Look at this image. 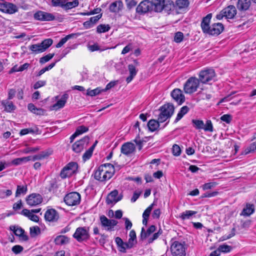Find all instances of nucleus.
<instances>
[{
    "instance_id": "obj_57",
    "label": "nucleus",
    "mask_w": 256,
    "mask_h": 256,
    "mask_svg": "<svg viewBox=\"0 0 256 256\" xmlns=\"http://www.w3.org/2000/svg\"><path fill=\"white\" fill-rule=\"evenodd\" d=\"M220 120L227 124H230L232 120V117L230 114H226L220 117Z\"/></svg>"
},
{
    "instance_id": "obj_27",
    "label": "nucleus",
    "mask_w": 256,
    "mask_h": 256,
    "mask_svg": "<svg viewBox=\"0 0 256 256\" xmlns=\"http://www.w3.org/2000/svg\"><path fill=\"white\" fill-rule=\"evenodd\" d=\"M123 7L122 2L121 0H117L110 4L109 9L111 12H118L123 8Z\"/></svg>"
},
{
    "instance_id": "obj_59",
    "label": "nucleus",
    "mask_w": 256,
    "mask_h": 256,
    "mask_svg": "<svg viewBox=\"0 0 256 256\" xmlns=\"http://www.w3.org/2000/svg\"><path fill=\"white\" fill-rule=\"evenodd\" d=\"M154 204H151L144 212L142 217L148 218L150 212L152 209Z\"/></svg>"
},
{
    "instance_id": "obj_38",
    "label": "nucleus",
    "mask_w": 256,
    "mask_h": 256,
    "mask_svg": "<svg viewBox=\"0 0 256 256\" xmlns=\"http://www.w3.org/2000/svg\"><path fill=\"white\" fill-rule=\"evenodd\" d=\"M189 110V108L187 106H184L181 108L179 112L177 114V116L174 122H177L179 121L183 116L186 114Z\"/></svg>"
},
{
    "instance_id": "obj_60",
    "label": "nucleus",
    "mask_w": 256,
    "mask_h": 256,
    "mask_svg": "<svg viewBox=\"0 0 256 256\" xmlns=\"http://www.w3.org/2000/svg\"><path fill=\"white\" fill-rule=\"evenodd\" d=\"M216 184V183L214 182L206 183L202 186V188L204 190L211 189L212 188L214 187Z\"/></svg>"
},
{
    "instance_id": "obj_55",
    "label": "nucleus",
    "mask_w": 256,
    "mask_h": 256,
    "mask_svg": "<svg viewBox=\"0 0 256 256\" xmlns=\"http://www.w3.org/2000/svg\"><path fill=\"white\" fill-rule=\"evenodd\" d=\"M100 92V90L98 88L90 90V89L87 90L86 94L91 96H95Z\"/></svg>"
},
{
    "instance_id": "obj_51",
    "label": "nucleus",
    "mask_w": 256,
    "mask_h": 256,
    "mask_svg": "<svg viewBox=\"0 0 256 256\" xmlns=\"http://www.w3.org/2000/svg\"><path fill=\"white\" fill-rule=\"evenodd\" d=\"M12 194L11 190H0V198H4L6 197L10 196Z\"/></svg>"
},
{
    "instance_id": "obj_25",
    "label": "nucleus",
    "mask_w": 256,
    "mask_h": 256,
    "mask_svg": "<svg viewBox=\"0 0 256 256\" xmlns=\"http://www.w3.org/2000/svg\"><path fill=\"white\" fill-rule=\"evenodd\" d=\"M226 18H232L236 14V10L234 6L230 5L223 9Z\"/></svg>"
},
{
    "instance_id": "obj_8",
    "label": "nucleus",
    "mask_w": 256,
    "mask_h": 256,
    "mask_svg": "<svg viewBox=\"0 0 256 256\" xmlns=\"http://www.w3.org/2000/svg\"><path fill=\"white\" fill-rule=\"evenodd\" d=\"M216 76L214 70L212 68H208L201 70L199 74L200 82L206 84L213 80Z\"/></svg>"
},
{
    "instance_id": "obj_21",
    "label": "nucleus",
    "mask_w": 256,
    "mask_h": 256,
    "mask_svg": "<svg viewBox=\"0 0 256 256\" xmlns=\"http://www.w3.org/2000/svg\"><path fill=\"white\" fill-rule=\"evenodd\" d=\"M52 151L50 150L41 152L40 153L32 156H29L30 157V160L34 162L37 160H42L48 158L50 155L52 154Z\"/></svg>"
},
{
    "instance_id": "obj_5",
    "label": "nucleus",
    "mask_w": 256,
    "mask_h": 256,
    "mask_svg": "<svg viewBox=\"0 0 256 256\" xmlns=\"http://www.w3.org/2000/svg\"><path fill=\"white\" fill-rule=\"evenodd\" d=\"M52 44V40L50 38L46 39L41 43L32 44L30 46V50L33 53L38 54L44 52Z\"/></svg>"
},
{
    "instance_id": "obj_24",
    "label": "nucleus",
    "mask_w": 256,
    "mask_h": 256,
    "mask_svg": "<svg viewBox=\"0 0 256 256\" xmlns=\"http://www.w3.org/2000/svg\"><path fill=\"white\" fill-rule=\"evenodd\" d=\"M10 230L14 232V234L20 238L24 240H28V236L25 234L24 230L20 227L16 226H10Z\"/></svg>"
},
{
    "instance_id": "obj_31",
    "label": "nucleus",
    "mask_w": 256,
    "mask_h": 256,
    "mask_svg": "<svg viewBox=\"0 0 256 256\" xmlns=\"http://www.w3.org/2000/svg\"><path fill=\"white\" fill-rule=\"evenodd\" d=\"M22 214L28 218L30 220L34 222H38L39 218L38 216L34 214L30 210L24 209L22 211Z\"/></svg>"
},
{
    "instance_id": "obj_17",
    "label": "nucleus",
    "mask_w": 256,
    "mask_h": 256,
    "mask_svg": "<svg viewBox=\"0 0 256 256\" xmlns=\"http://www.w3.org/2000/svg\"><path fill=\"white\" fill-rule=\"evenodd\" d=\"M172 98L179 104H181L184 101V96L182 90L179 88L174 89L171 92Z\"/></svg>"
},
{
    "instance_id": "obj_11",
    "label": "nucleus",
    "mask_w": 256,
    "mask_h": 256,
    "mask_svg": "<svg viewBox=\"0 0 256 256\" xmlns=\"http://www.w3.org/2000/svg\"><path fill=\"white\" fill-rule=\"evenodd\" d=\"M42 200V197L40 194L33 193L26 197V202L30 206H36L40 204Z\"/></svg>"
},
{
    "instance_id": "obj_49",
    "label": "nucleus",
    "mask_w": 256,
    "mask_h": 256,
    "mask_svg": "<svg viewBox=\"0 0 256 256\" xmlns=\"http://www.w3.org/2000/svg\"><path fill=\"white\" fill-rule=\"evenodd\" d=\"M218 248L220 252H230L232 250V247L226 244H222Z\"/></svg>"
},
{
    "instance_id": "obj_26",
    "label": "nucleus",
    "mask_w": 256,
    "mask_h": 256,
    "mask_svg": "<svg viewBox=\"0 0 256 256\" xmlns=\"http://www.w3.org/2000/svg\"><path fill=\"white\" fill-rule=\"evenodd\" d=\"M54 98L58 102L50 106V110H57L64 106V95H62L60 98L59 96H56Z\"/></svg>"
},
{
    "instance_id": "obj_28",
    "label": "nucleus",
    "mask_w": 256,
    "mask_h": 256,
    "mask_svg": "<svg viewBox=\"0 0 256 256\" xmlns=\"http://www.w3.org/2000/svg\"><path fill=\"white\" fill-rule=\"evenodd\" d=\"M252 0H238L236 6L240 10H248L251 4Z\"/></svg>"
},
{
    "instance_id": "obj_6",
    "label": "nucleus",
    "mask_w": 256,
    "mask_h": 256,
    "mask_svg": "<svg viewBox=\"0 0 256 256\" xmlns=\"http://www.w3.org/2000/svg\"><path fill=\"white\" fill-rule=\"evenodd\" d=\"M90 228L87 226L78 227L76 229L73 236L78 242L86 241L90 238Z\"/></svg>"
},
{
    "instance_id": "obj_2",
    "label": "nucleus",
    "mask_w": 256,
    "mask_h": 256,
    "mask_svg": "<svg viewBox=\"0 0 256 256\" xmlns=\"http://www.w3.org/2000/svg\"><path fill=\"white\" fill-rule=\"evenodd\" d=\"M152 2L156 12H161L162 10L169 12L172 8V0H152Z\"/></svg>"
},
{
    "instance_id": "obj_39",
    "label": "nucleus",
    "mask_w": 256,
    "mask_h": 256,
    "mask_svg": "<svg viewBox=\"0 0 256 256\" xmlns=\"http://www.w3.org/2000/svg\"><path fill=\"white\" fill-rule=\"evenodd\" d=\"M28 188L26 185L17 186V188L16 192V196L18 197L21 194L24 195L27 192Z\"/></svg>"
},
{
    "instance_id": "obj_54",
    "label": "nucleus",
    "mask_w": 256,
    "mask_h": 256,
    "mask_svg": "<svg viewBox=\"0 0 256 256\" xmlns=\"http://www.w3.org/2000/svg\"><path fill=\"white\" fill-rule=\"evenodd\" d=\"M169 118H170V117L168 114L166 115L163 114L160 112V113L159 114L158 120L160 122V123H162L166 121Z\"/></svg>"
},
{
    "instance_id": "obj_18",
    "label": "nucleus",
    "mask_w": 256,
    "mask_h": 256,
    "mask_svg": "<svg viewBox=\"0 0 256 256\" xmlns=\"http://www.w3.org/2000/svg\"><path fill=\"white\" fill-rule=\"evenodd\" d=\"M44 218L47 221L54 222L58 220L59 216L56 210L50 209L46 211L44 214Z\"/></svg>"
},
{
    "instance_id": "obj_19",
    "label": "nucleus",
    "mask_w": 256,
    "mask_h": 256,
    "mask_svg": "<svg viewBox=\"0 0 256 256\" xmlns=\"http://www.w3.org/2000/svg\"><path fill=\"white\" fill-rule=\"evenodd\" d=\"M224 28V26L222 23L214 24L210 26L208 34L210 35H218L223 31Z\"/></svg>"
},
{
    "instance_id": "obj_1",
    "label": "nucleus",
    "mask_w": 256,
    "mask_h": 256,
    "mask_svg": "<svg viewBox=\"0 0 256 256\" xmlns=\"http://www.w3.org/2000/svg\"><path fill=\"white\" fill-rule=\"evenodd\" d=\"M114 166L110 164H104L100 166L95 172L94 178L100 182L110 180L114 174Z\"/></svg>"
},
{
    "instance_id": "obj_44",
    "label": "nucleus",
    "mask_w": 256,
    "mask_h": 256,
    "mask_svg": "<svg viewBox=\"0 0 256 256\" xmlns=\"http://www.w3.org/2000/svg\"><path fill=\"white\" fill-rule=\"evenodd\" d=\"M88 130V128L84 126H78L76 130V133L78 135H80Z\"/></svg>"
},
{
    "instance_id": "obj_4",
    "label": "nucleus",
    "mask_w": 256,
    "mask_h": 256,
    "mask_svg": "<svg viewBox=\"0 0 256 256\" xmlns=\"http://www.w3.org/2000/svg\"><path fill=\"white\" fill-rule=\"evenodd\" d=\"M200 80L196 77L190 78L184 84V90L186 94H192L196 92L200 84Z\"/></svg>"
},
{
    "instance_id": "obj_56",
    "label": "nucleus",
    "mask_w": 256,
    "mask_h": 256,
    "mask_svg": "<svg viewBox=\"0 0 256 256\" xmlns=\"http://www.w3.org/2000/svg\"><path fill=\"white\" fill-rule=\"evenodd\" d=\"M52 5L53 6L64 7V2L62 0H52Z\"/></svg>"
},
{
    "instance_id": "obj_3",
    "label": "nucleus",
    "mask_w": 256,
    "mask_h": 256,
    "mask_svg": "<svg viewBox=\"0 0 256 256\" xmlns=\"http://www.w3.org/2000/svg\"><path fill=\"white\" fill-rule=\"evenodd\" d=\"M170 249L172 256H186V255L184 242L175 240L172 243Z\"/></svg>"
},
{
    "instance_id": "obj_46",
    "label": "nucleus",
    "mask_w": 256,
    "mask_h": 256,
    "mask_svg": "<svg viewBox=\"0 0 256 256\" xmlns=\"http://www.w3.org/2000/svg\"><path fill=\"white\" fill-rule=\"evenodd\" d=\"M58 187L56 181L55 179H52L49 182L48 190L50 192H54Z\"/></svg>"
},
{
    "instance_id": "obj_40",
    "label": "nucleus",
    "mask_w": 256,
    "mask_h": 256,
    "mask_svg": "<svg viewBox=\"0 0 256 256\" xmlns=\"http://www.w3.org/2000/svg\"><path fill=\"white\" fill-rule=\"evenodd\" d=\"M196 212H197L196 211L186 210L180 214V218L182 220L189 219L192 216L196 214Z\"/></svg>"
},
{
    "instance_id": "obj_29",
    "label": "nucleus",
    "mask_w": 256,
    "mask_h": 256,
    "mask_svg": "<svg viewBox=\"0 0 256 256\" xmlns=\"http://www.w3.org/2000/svg\"><path fill=\"white\" fill-rule=\"evenodd\" d=\"M174 106L172 104H168L162 106L160 110L161 112L163 114L168 115V114L170 115V117L172 115L174 112Z\"/></svg>"
},
{
    "instance_id": "obj_42",
    "label": "nucleus",
    "mask_w": 256,
    "mask_h": 256,
    "mask_svg": "<svg viewBox=\"0 0 256 256\" xmlns=\"http://www.w3.org/2000/svg\"><path fill=\"white\" fill-rule=\"evenodd\" d=\"M40 233V228L38 226L30 228V234L32 237H36Z\"/></svg>"
},
{
    "instance_id": "obj_48",
    "label": "nucleus",
    "mask_w": 256,
    "mask_h": 256,
    "mask_svg": "<svg viewBox=\"0 0 256 256\" xmlns=\"http://www.w3.org/2000/svg\"><path fill=\"white\" fill-rule=\"evenodd\" d=\"M54 56V54H48L42 56L40 60V62L42 64H45L51 60Z\"/></svg>"
},
{
    "instance_id": "obj_61",
    "label": "nucleus",
    "mask_w": 256,
    "mask_h": 256,
    "mask_svg": "<svg viewBox=\"0 0 256 256\" xmlns=\"http://www.w3.org/2000/svg\"><path fill=\"white\" fill-rule=\"evenodd\" d=\"M56 244L61 245L64 243V236L60 235L56 237L54 240Z\"/></svg>"
},
{
    "instance_id": "obj_52",
    "label": "nucleus",
    "mask_w": 256,
    "mask_h": 256,
    "mask_svg": "<svg viewBox=\"0 0 256 256\" xmlns=\"http://www.w3.org/2000/svg\"><path fill=\"white\" fill-rule=\"evenodd\" d=\"M162 231L160 230L157 232L154 233L151 237L148 238V242L152 243L154 240H156L158 236L162 234Z\"/></svg>"
},
{
    "instance_id": "obj_7",
    "label": "nucleus",
    "mask_w": 256,
    "mask_h": 256,
    "mask_svg": "<svg viewBox=\"0 0 256 256\" xmlns=\"http://www.w3.org/2000/svg\"><path fill=\"white\" fill-rule=\"evenodd\" d=\"M192 122L194 127L198 130H204L205 132H213V126L210 120H206V124H204L202 120H192Z\"/></svg>"
},
{
    "instance_id": "obj_33",
    "label": "nucleus",
    "mask_w": 256,
    "mask_h": 256,
    "mask_svg": "<svg viewBox=\"0 0 256 256\" xmlns=\"http://www.w3.org/2000/svg\"><path fill=\"white\" fill-rule=\"evenodd\" d=\"M130 76L126 78V81L128 83L130 82L137 74L136 67L133 64H129L128 66Z\"/></svg>"
},
{
    "instance_id": "obj_23",
    "label": "nucleus",
    "mask_w": 256,
    "mask_h": 256,
    "mask_svg": "<svg viewBox=\"0 0 256 256\" xmlns=\"http://www.w3.org/2000/svg\"><path fill=\"white\" fill-rule=\"evenodd\" d=\"M118 192L117 190H114L110 192L107 196L106 202L108 204H112L117 202L121 199V197L118 196Z\"/></svg>"
},
{
    "instance_id": "obj_22",
    "label": "nucleus",
    "mask_w": 256,
    "mask_h": 256,
    "mask_svg": "<svg viewBox=\"0 0 256 256\" xmlns=\"http://www.w3.org/2000/svg\"><path fill=\"white\" fill-rule=\"evenodd\" d=\"M121 152L126 156L132 154L135 150V146L132 142H126L121 147Z\"/></svg>"
},
{
    "instance_id": "obj_41",
    "label": "nucleus",
    "mask_w": 256,
    "mask_h": 256,
    "mask_svg": "<svg viewBox=\"0 0 256 256\" xmlns=\"http://www.w3.org/2000/svg\"><path fill=\"white\" fill-rule=\"evenodd\" d=\"M110 29L108 24H100L97 26L96 32L98 33H102L108 32Z\"/></svg>"
},
{
    "instance_id": "obj_36",
    "label": "nucleus",
    "mask_w": 256,
    "mask_h": 256,
    "mask_svg": "<svg viewBox=\"0 0 256 256\" xmlns=\"http://www.w3.org/2000/svg\"><path fill=\"white\" fill-rule=\"evenodd\" d=\"M6 13L12 14L18 11L17 6L12 4L6 2Z\"/></svg>"
},
{
    "instance_id": "obj_63",
    "label": "nucleus",
    "mask_w": 256,
    "mask_h": 256,
    "mask_svg": "<svg viewBox=\"0 0 256 256\" xmlns=\"http://www.w3.org/2000/svg\"><path fill=\"white\" fill-rule=\"evenodd\" d=\"M134 142L138 146V150H142V148L143 143L144 142H146V140H140L139 139V138H136L134 140Z\"/></svg>"
},
{
    "instance_id": "obj_16",
    "label": "nucleus",
    "mask_w": 256,
    "mask_h": 256,
    "mask_svg": "<svg viewBox=\"0 0 256 256\" xmlns=\"http://www.w3.org/2000/svg\"><path fill=\"white\" fill-rule=\"evenodd\" d=\"M34 18L38 20H52L54 18V16L50 13L39 11L35 13Z\"/></svg>"
},
{
    "instance_id": "obj_9",
    "label": "nucleus",
    "mask_w": 256,
    "mask_h": 256,
    "mask_svg": "<svg viewBox=\"0 0 256 256\" xmlns=\"http://www.w3.org/2000/svg\"><path fill=\"white\" fill-rule=\"evenodd\" d=\"M90 138L86 136L79 140L76 142L72 146V149L76 153L82 152L89 144Z\"/></svg>"
},
{
    "instance_id": "obj_47",
    "label": "nucleus",
    "mask_w": 256,
    "mask_h": 256,
    "mask_svg": "<svg viewBox=\"0 0 256 256\" xmlns=\"http://www.w3.org/2000/svg\"><path fill=\"white\" fill-rule=\"evenodd\" d=\"M92 150L90 148H88L82 155V160L84 162H86L87 160H89L93 153Z\"/></svg>"
},
{
    "instance_id": "obj_43",
    "label": "nucleus",
    "mask_w": 256,
    "mask_h": 256,
    "mask_svg": "<svg viewBox=\"0 0 256 256\" xmlns=\"http://www.w3.org/2000/svg\"><path fill=\"white\" fill-rule=\"evenodd\" d=\"M254 212V208L252 205L247 206L246 208H244L242 212V214L244 216H249L252 214Z\"/></svg>"
},
{
    "instance_id": "obj_53",
    "label": "nucleus",
    "mask_w": 256,
    "mask_h": 256,
    "mask_svg": "<svg viewBox=\"0 0 256 256\" xmlns=\"http://www.w3.org/2000/svg\"><path fill=\"white\" fill-rule=\"evenodd\" d=\"M183 38L184 34L182 32H178L175 34L174 40L176 42H180L182 40Z\"/></svg>"
},
{
    "instance_id": "obj_50",
    "label": "nucleus",
    "mask_w": 256,
    "mask_h": 256,
    "mask_svg": "<svg viewBox=\"0 0 256 256\" xmlns=\"http://www.w3.org/2000/svg\"><path fill=\"white\" fill-rule=\"evenodd\" d=\"M40 150V147L36 146L34 148H27L22 150V152L24 154L34 153Z\"/></svg>"
},
{
    "instance_id": "obj_58",
    "label": "nucleus",
    "mask_w": 256,
    "mask_h": 256,
    "mask_svg": "<svg viewBox=\"0 0 256 256\" xmlns=\"http://www.w3.org/2000/svg\"><path fill=\"white\" fill-rule=\"evenodd\" d=\"M180 147L177 144H174L172 146V153L174 156H178L180 154Z\"/></svg>"
},
{
    "instance_id": "obj_14",
    "label": "nucleus",
    "mask_w": 256,
    "mask_h": 256,
    "mask_svg": "<svg viewBox=\"0 0 256 256\" xmlns=\"http://www.w3.org/2000/svg\"><path fill=\"white\" fill-rule=\"evenodd\" d=\"M78 164L76 162H71L65 166V178L70 177L78 172Z\"/></svg>"
},
{
    "instance_id": "obj_30",
    "label": "nucleus",
    "mask_w": 256,
    "mask_h": 256,
    "mask_svg": "<svg viewBox=\"0 0 256 256\" xmlns=\"http://www.w3.org/2000/svg\"><path fill=\"white\" fill-rule=\"evenodd\" d=\"M156 230V226L154 225L150 226L147 230L146 232L144 228H142V232L140 234V237L142 240L148 237L152 233L154 232Z\"/></svg>"
},
{
    "instance_id": "obj_45",
    "label": "nucleus",
    "mask_w": 256,
    "mask_h": 256,
    "mask_svg": "<svg viewBox=\"0 0 256 256\" xmlns=\"http://www.w3.org/2000/svg\"><path fill=\"white\" fill-rule=\"evenodd\" d=\"M78 0H74L72 2H67L65 3V9H70L75 8L78 5Z\"/></svg>"
},
{
    "instance_id": "obj_35",
    "label": "nucleus",
    "mask_w": 256,
    "mask_h": 256,
    "mask_svg": "<svg viewBox=\"0 0 256 256\" xmlns=\"http://www.w3.org/2000/svg\"><path fill=\"white\" fill-rule=\"evenodd\" d=\"M160 122L155 120H150L148 123V129L151 132H154L160 126Z\"/></svg>"
},
{
    "instance_id": "obj_64",
    "label": "nucleus",
    "mask_w": 256,
    "mask_h": 256,
    "mask_svg": "<svg viewBox=\"0 0 256 256\" xmlns=\"http://www.w3.org/2000/svg\"><path fill=\"white\" fill-rule=\"evenodd\" d=\"M23 250V248L19 245H16L12 247V251L16 254L20 253Z\"/></svg>"
},
{
    "instance_id": "obj_13",
    "label": "nucleus",
    "mask_w": 256,
    "mask_h": 256,
    "mask_svg": "<svg viewBox=\"0 0 256 256\" xmlns=\"http://www.w3.org/2000/svg\"><path fill=\"white\" fill-rule=\"evenodd\" d=\"M100 219L102 226L106 228L107 230H114V227L118 223V221L113 219H108L104 215L100 216Z\"/></svg>"
},
{
    "instance_id": "obj_37",
    "label": "nucleus",
    "mask_w": 256,
    "mask_h": 256,
    "mask_svg": "<svg viewBox=\"0 0 256 256\" xmlns=\"http://www.w3.org/2000/svg\"><path fill=\"white\" fill-rule=\"evenodd\" d=\"M256 150V141L252 143L248 146L242 152V154L246 155Z\"/></svg>"
},
{
    "instance_id": "obj_34",
    "label": "nucleus",
    "mask_w": 256,
    "mask_h": 256,
    "mask_svg": "<svg viewBox=\"0 0 256 256\" xmlns=\"http://www.w3.org/2000/svg\"><path fill=\"white\" fill-rule=\"evenodd\" d=\"M28 161H30V157L29 156L15 158L11 162L10 164L12 165L18 166L26 163Z\"/></svg>"
},
{
    "instance_id": "obj_12",
    "label": "nucleus",
    "mask_w": 256,
    "mask_h": 256,
    "mask_svg": "<svg viewBox=\"0 0 256 256\" xmlns=\"http://www.w3.org/2000/svg\"><path fill=\"white\" fill-rule=\"evenodd\" d=\"M152 0H144L140 2L136 8V12L139 14H144L153 10Z\"/></svg>"
},
{
    "instance_id": "obj_15",
    "label": "nucleus",
    "mask_w": 256,
    "mask_h": 256,
    "mask_svg": "<svg viewBox=\"0 0 256 256\" xmlns=\"http://www.w3.org/2000/svg\"><path fill=\"white\" fill-rule=\"evenodd\" d=\"M190 4L188 0H176L175 3L172 2V8L178 12L181 13L188 8Z\"/></svg>"
},
{
    "instance_id": "obj_62",
    "label": "nucleus",
    "mask_w": 256,
    "mask_h": 256,
    "mask_svg": "<svg viewBox=\"0 0 256 256\" xmlns=\"http://www.w3.org/2000/svg\"><path fill=\"white\" fill-rule=\"evenodd\" d=\"M46 82L45 80H38L36 82L34 85V88L35 90L38 89V88L45 86Z\"/></svg>"
},
{
    "instance_id": "obj_20",
    "label": "nucleus",
    "mask_w": 256,
    "mask_h": 256,
    "mask_svg": "<svg viewBox=\"0 0 256 256\" xmlns=\"http://www.w3.org/2000/svg\"><path fill=\"white\" fill-rule=\"evenodd\" d=\"M212 17V14H207L202 19L201 22V28L202 32L204 33L208 34L210 29V22Z\"/></svg>"
},
{
    "instance_id": "obj_32",
    "label": "nucleus",
    "mask_w": 256,
    "mask_h": 256,
    "mask_svg": "<svg viewBox=\"0 0 256 256\" xmlns=\"http://www.w3.org/2000/svg\"><path fill=\"white\" fill-rule=\"evenodd\" d=\"M1 103L4 108V110L7 112H10L16 108V106L14 105L12 102L7 100H2Z\"/></svg>"
},
{
    "instance_id": "obj_10",
    "label": "nucleus",
    "mask_w": 256,
    "mask_h": 256,
    "mask_svg": "<svg viewBox=\"0 0 256 256\" xmlns=\"http://www.w3.org/2000/svg\"><path fill=\"white\" fill-rule=\"evenodd\" d=\"M80 196L76 192H72L65 196V204L70 206H76L80 204Z\"/></svg>"
}]
</instances>
